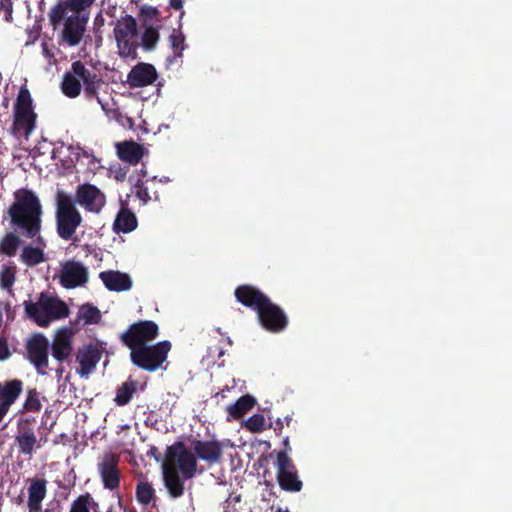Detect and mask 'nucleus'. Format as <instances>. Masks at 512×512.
<instances>
[{"mask_svg":"<svg viewBox=\"0 0 512 512\" xmlns=\"http://www.w3.org/2000/svg\"><path fill=\"white\" fill-rule=\"evenodd\" d=\"M158 336V326L153 321H140L130 326L122 335L123 342L130 348V357L134 365L147 371L161 367L171 349L168 341L149 345Z\"/></svg>","mask_w":512,"mask_h":512,"instance_id":"f257e3e1","label":"nucleus"},{"mask_svg":"<svg viewBox=\"0 0 512 512\" xmlns=\"http://www.w3.org/2000/svg\"><path fill=\"white\" fill-rule=\"evenodd\" d=\"M196 465L194 454L184 444L176 443L167 449L166 459L162 463V474L165 487L173 498L183 494L182 478L193 477Z\"/></svg>","mask_w":512,"mask_h":512,"instance_id":"f03ea898","label":"nucleus"},{"mask_svg":"<svg viewBox=\"0 0 512 512\" xmlns=\"http://www.w3.org/2000/svg\"><path fill=\"white\" fill-rule=\"evenodd\" d=\"M235 296L239 302L257 311L260 323L265 329L279 332L285 328L287 319L284 312L254 287L241 286L236 289Z\"/></svg>","mask_w":512,"mask_h":512,"instance_id":"7ed1b4c3","label":"nucleus"},{"mask_svg":"<svg viewBox=\"0 0 512 512\" xmlns=\"http://www.w3.org/2000/svg\"><path fill=\"white\" fill-rule=\"evenodd\" d=\"M14 225L21 228L27 236L34 237L41 226V205L36 195L28 190L15 193V202L9 208Z\"/></svg>","mask_w":512,"mask_h":512,"instance_id":"20e7f679","label":"nucleus"},{"mask_svg":"<svg viewBox=\"0 0 512 512\" xmlns=\"http://www.w3.org/2000/svg\"><path fill=\"white\" fill-rule=\"evenodd\" d=\"M27 316L40 327H48L52 322L69 315L65 302L56 296L41 293L37 301H25Z\"/></svg>","mask_w":512,"mask_h":512,"instance_id":"39448f33","label":"nucleus"},{"mask_svg":"<svg viewBox=\"0 0 512 512\" xmlns=\"http://www.w3.org/2000/svg\"><path fill=\"white\" fill-rule=\"evenodd\" d=\"M56 224L58 235L69 240L82 222V216L73 199L64 192L57 194Z\"/></svg>","mask_w":512,"mask_h":512,"instance_id":"423d86ee","label":"nucleus"},{"mask_svg":"<svg viewBox=\"0 0 512 512\" xmlns=\"http://www.w3.org/2000/svg\"><path fill=\"white\" fill-rule=\"evenodd\" d=\"M95 0H64L51 9L50 20L54 25L59 23L87 22L88 9Z\"/></svg>","mask_w":512,"mask_h":512,"instance_id":"0eeeda50","label":"nucleus"},{"mask_svg":"<svg viewBox=\"0 0 512 512\" xmlns=\"http://www.w3.org/2000/svg\"><path fill=\"white\" fill-rule=\"evenodd\" d=\"M14 130L23 132L26 138L35 128L36 114L32 108V99L26 88H21L14 107Z\"/></svg>","mask_w":512,"mask_h":512,"instance_id":"6e6552de","label":"nucleus"},{"mask_svg":"<svg viewBox=\"0 0 512 512\" xmlns=\"http://www.w3.org/2000/svg\"><path fill=\"white\" fill-rule=\"evenodd\" d=\"M119 53L123 57L131 56L135 51L137 25L133 17L126 15L117 21L114 28Z\"/></svg>","mask_w":512,"mask_h":512,"instance_id":"1a4fd4ad","label":"nucleus"},{"mask_svg":"<svg viewBox=\"0 0 512 512\" xmlns=\"http://www.w3.org/2000/svg\"><path fill=\"white\" fill-rule=\"evenodd\" d=\"M74 203L79 204L87 212L99 214L106 204L105 194L92 184L78 186Z\"/></svg>","mask_w":512,"mask_h":512,"instance_id":"9d476101","label":"nucleus"},{"mask_svg":"<svg viewBox=\"0 0 512 512\" xmlns=\"http://www.w3.org/2000/svg\"><path fill=\"white\" fill-rule=\"evenodd\" d=\"M276 466L280 486L287 491H300L302 482L298 479L296 468L286 452L278 453Z\"/></svg>","mask_w":512,"mask_h":512,"instance_id":"9b49d317","label":"nucleus"},{"mask_svg":"<svg viewBox=\"0 0 512 512\" xmlns=\"http://www.w3.org/2000/svg\"><path fill=\"white\" fill-rule=\"evenodd\" d=\"M58 277L65 288H75L87 282L88 270L78 261H64L60 263Z\"/></svg>","mask_w":512,"mask_h":512,"instance_id":"f8f14e48","label":"nucleus"},{"mask_svg":"<svg viewBox=\"0 0 512 512\" xmlns=\"http://www.w3.org/2000/svg\"><path fill=\"white\" fill-rule=\"evenodd\" d=\"M49 341L43 334L33 335L27 342L29 360L44 374L48 366Z\"/></svg>","mask_w":512,"mask_h":512,"instance_id":"ddd939ff","label":"nucleus"},{"mask_svg":"<svg viewBox=\"0 0 512 512\" xmlns=\"http://www.w3.org/2000/svg\"><path fill=\"white\" fill-rule=\"evenodd\" d=\"M76 334V329L70 326L59 328L54 335L52 343V354L58 361H63L71 354L72 339Z\"/></svg>","mask_w":512,"mask_h":512,"instance_id":"4468645a","label":"nucleus"},{"mask_svg":"<svg viewBox=\"0 0 512 512\" xmlns=\"http://www.w3.org/2000/svg\"><path fill=\"white\" fill-rule=\"evenodd\" d=\"M70 73L78 82H82L87 95H95L101 81L92 69L86 68L80 61H76L72 64Z\"/></svg>","mask_w":512,"mask_h":512,"instance_id":"2eb2a0df","label":"nucleus"},{"mask_svg":"<svg viewBox=\"0 0 512 512\" xmlns=\"http://www.w3.org/2000/svg\"><path fill=\"white\" fill-rule=\"evenodd\" d=\"M101 359V352L93 346H86L77 352L76 361L79 364L76 371L82 378L87 377Z\"/></svg>","mask_w":512,"mask_h":512,"instance_id":"dca6fc26","label":"nucleus"},{"mask_svg":"<svg viewBox=\"0 0 512 512\" xmlns=\"http://www.w3.org/2000/svg\"><path fill=\"white\" fill-rule=\"evenodd\" d=\"M157 78L154 66L146 63L136 65L128 75V83L133 87H144L152 84Z\"/></svg>","mask_w":512,"mask_h":512,"instance_id":"f3484780","label":"nucleus"},{"mask_svg":"<svg viewBox=\"0 0 512 512\" xmlns=\"http://www.w3.org/2000/svg\"><path fill=\"white\" fill-rule=\"evenodd\" d=\"M22 391V383L18 380L0 384V422L7 414L11 405L15 402Z\"/></svg>","mask_w":512,"mask_h":512,"instance_id":"a211bd4d","label":"nucleus"},{"mask_svg":"<svg viewBox=\"0 0 512 512\" xmlns=\"http://www.w3.org/2000/svg\"><path fill=\"white\" fill-rule=\"evenodd\" d=\"M99 470L106 488L114 489L118 486L117 458L114 455L106 454L99 464Z\"/></svg>","mask_w":512,"mask_h":512,"instance_id":"6ab92c4d","label":"nucleus"},{"mask_svg":"<svg viewBox=\"0 0 512 512\" xmlns=\"http://www.w3.org/2000/svg\"><path fill=\"white\" fill-rule=\"evenodd\" d=\"M100 278L109 290L126 291L132 286V280L129 275L119 271L102 272Z\"/></svg>","mask_w":512,"mask_h":512,"instance_id":"aec40b11","label":"nucleus"},{"mask_svg":"<svg viewBox=\"0 0 512 512\" xmlns=\"http://www.w3.org/2000/svg\"><path fill=\"white\" fill-rule=\"evenodd\" d=\"M118 157L130 164H137L144 153L141 145L133 141H124L116 144Z\"/></svg>","mask_w":512,"mask_h":512,"instance_id":"412c9836","label":"nucleus"},{"mask_svg":"<svg viewBox=\"0 0 512 512\" xmlns=\"http://www.w3.org/2000/svg\"><path fill=\"white\" fill-rule=\"evenodd\" d=\"M194 451L198 457L204 461L216 462L221 456V447L216 442L198 441L194 444Z\"/></svg>","mask_w":512,"mask_h":512,"instance_id":"4be33fe9","label":"nucleus"},{"mask_svg":"<svg viewBox=\"0 0 512 512\" xmlns=\"http://www.w3.org/2000/svg\"><path fill=\"white\" fill-rule=\"evenodd\" d=\"M137 227V219L135 217V215L125 209V208H122L117 216H116V219L114 221V224H113V229L115 232L117 233H129L131 231H133L134 229H136Z\"/></svg>","mask_w":512,"mask_h":512,"instance_id":"5701e85b","label":"nucleus"},{"mask_svg":"<svg viewBox=\"0 0 512 512\" xmlns=\"http://www.w3.org/2000/svg\"><path fill=\"white\" fill-rule=\"evenodd\" d=\"M86 23L87 22L63 23V40L70 46L78 45L83 37Z\"/></svg>","mask_w":512,"mask_h":512,"instance_id":"b1692460","label":"nucleus"},{"mask_svg":"<svg viewBox=\"0 0 512 512\" xmlns=\"http://www.w3.org/2000/svg\"><path fill=\"white\" fill-rule=\"evenodd\" d=\"M46 495L44 482L35 481L29 487L28 507L29 512H40L41 503Z\"/></svg>","mask_w":512,"mask_h":512,"instance_id":"393cba45","label":"nucleus"},{"mask_svg":"<svg viewBox=\"0 0 512 512\" xmlns=\"http://www.w3.org/2000/svg\"><path fill=\"white\" fill-rule=\"evenodd\" d=\"M256 403V400L251 395H244L240 397L234 404L228 405L226 411L229 418H239L250 411Z\"/></svg>","mask_w":512,"mask_h":512,"instance_id":"a878e982","label":"nucleus"},{"mask_svg":"<svg viewBox=\"0 0 512 512\" xmlns=\"http://www.w3.org/2000/svg\"><path fill=\"white\" fill-rule=\"evenodd\" d=\"M98 504L94 498L86 493L77 497L70 506L69 512H96Z\"/></svg>","mask_w":512,"mask_h":512,"instance_id":"bb28decb","label":"nucleus"},{"mask_svg":"<svg viewBox=\"0 0 512 512\" xmlns=\"http://www.w3.org/2000/svg\"><path fill=\"white\" fill-rule=\"evenodd\" d=\"M101 318L99 309L90 304L82 305L77 314V322L83 325L97 323Z\"/></svg>","mask_w":512,"mask_h":512,"instance_id":"cd10ccee","label":"nucleus"},{"mask_svg":"<svg viewBox=\"0 0 512 512\" xmlns=\"http://www.w3.org/2000/svg\"><path fill=\"white\" fill-rule=\"evenodd\" d=\"M82 87V82H78L70 71L65 74L62 82V91L66 96L70 98L77 97L80 94Z\"/></svg>","mask_w":512,"mask_h":512,"instance_id":"c85d7f7f","label":"nucleus"},{"mask_svg":"<svg viewBox=\"0 0 512 512\" xmlns=\"http://www.w3.org/2000/svg\"><path fill=\"white\" fill-rule=\"evenodd\" d=\"M21 258L25 264L34 266L44 261V254L40 248L25 247Z\"/></svg>","mask_w":512,"mask_h":512,"instance_id":"c756f323","label":"nucleus"},{"mask_svg":"<svg viewBox=\"0 0 512 512\" xmlns=\"http://www.w3.org/2000/svg\"><path fill=\"white\" fill-rule=\"evenodd\" d=\"M136 390V384L134 382L124 383L116 393L115 402L118 405H126L132 398Z\"/></svg>","mask_w":512,"mask_h":512,"instance_id":"7c9ffc66","label":"nucleus"},{"mask_svg":"<svg viewBox=\"0 0 512 512\" xmlns=\"http://www.w3.org/2000/svg\"><path fill=\"white\" fill-rule=\"evenodd\" d=\"M244 427L251 432L258 433L270 427V424L263 415L254 414L244 422Z\"/></svg>","mask_w":512,"mask_h":512,"instance_id":"2f4dec72","label":"nucleus"},{"mask_svg":"<svg viewBox=\"0 0 512 512\" xmlns=\"http://www.w3.org/2000/svg\"><path fill=\"white\" fill-rule=\"evenodd\" d=\"M20 244L19 238L9 233L0 242V252L8 256L14 255Z\"/></svg>","mask_w":512,"mask_h":512,"instance_id":"473e14b6","label":"nucleus"},{"mask_svg":"<svg viewBox=\"0 0 512 512\" xmlns=\"http://www.w3.org/2000/svg\"><path fill=\"white\" fill-rule=\"evenodd\" d=\"M19 448L24 454H31L36 444V437L31 431H24L17 437Z\"/></svg>","mask_w":512,"mask_h":512,"instance_id":"72a5a7b5","label":"nucleus"},{"mask_svg":"<svg viewBox=\"0 0 512 512\" xmlns=\"http://www.w3.org/2000/svg\"><path fill=\"white\" fill-rule=\"evenodd\" d=\"M169 43L177 57H181L186 48L185 36L180 30L174 29L169 36Z\"/></svg>","mask_w":512,"mask_h":512,"instance_id":"f704fd0d","label":"nucleus"},{"mask_svg":"<svg viewBox=\"0 0 512 512\" xmlns=\"http://www.w3.org/2000/svg\"><path fill=\"white\" fill-rule=\"evenodd\" d=\"M137 499L142 504H149L154 497V489L147 482H140L136 491Z\"/></svg>","mask_w":512,"mask_h":512,"instance_id":"c9c22d12","label":"nucleus"},{"mask_svg":"<svg viewBox=\"0 0 512 512\" xmlns=\"http://www.w3.org/2000/svg\"><path fill=\"white\" fill-rule=\"evenodd\" d=\"M15 281V269L3 266L0 269V285L3 289H9Z\"/></svg>","mask_w":512,"mask_h":512,"instance_id":"e433bc0d","label":"nucleus"},{"mask_svg":"<svg viewBox=\"0 0 512 512\" xmlns=\"http://www.w3.org/2000/svg\"><path fill=\"white\" fill-rule=\"evenodd\" d=\"M142 40L146 49L154 48L159 40L158 30L154 27H148L143 34Z\"/></svg>","mask_w":512,"mask_h":512,"instance_id":"4c0bfd02","label":"nucleus"},{"mask_svg":"<svg viewBox=\"0 0 512 512\" xmlns=\"http://www.w3.org/2000/svg\"><path fill=\"white\" fill-rule=\"evenodd\" d=\"M41 402L39 398V394L36 391H29L27 395V399L24 403V409L26 411L35 412L40 410Z\"/></svg>","mask_w":512,"mask_h":512,"instance_id":"58836bf2","label":"nucleus"},{"mask_svg":"<svg viewBox=\"0 0 512 512\" xmlns=\"http://www.w3.org/2000/svg\"><path fill=\"white\" fill-rule=\"evenodd\" d=\"M9 352L6 343L0 339V360H4L8 357Z\"/></svg>","mask_w":512,"mask_h":512,"instance_id":"ea45409f","label":"nucleus"},{"mask_svg":"<svg viewBox=\"0 0 512 512\" xmlns=\"http://www.w3.org/2000/svg\"><path fill=\"white\" fill-rule=\"evenodd\" d=\"M97 102L101 106L102 110L106 112L108 116L113 112L110 108L107 102H104L99 96L96 97Z\"/></svg>","mask_w":512,"mask_h":512,"instance_id":"a19ab883","label":"nucleus"},{"mask_svg":"<svg viewBox=\"0 0 512 512\" xmlns=\"http://www.w3.org/2000/svg\"><path fill=\"white\" fill-rule=\"evenodd\" d=\"M170 6L174 9H181L183 2L182 0H170Z\"/></svg>","mask_w":512,"mask_h":512,"instance_id":"79ce46f5","label":"nucleus"},{"mask_svg":"<svg viewBox=\"0 0 512 512\" xmlns=\"http://www.w3.org/2000/svg\"><path fill=\"white\" fill-rule=\"evenodd\" d=\"M83 157H85V158H90V156H89L87 153H84V154H83Z\"/></svg>","mask_w":512,"mask_h":512,"instance_id":"37998d69","label":"nucleus"},{"mask_svg":"<svg viewBox=\"0 0 512 512\" xmlns=\"http://www.w3.org/2000/svg\"><path fill=\"white\" fill-rule=\"evenodd\" d=\"M10 11H8V15L6 16V20H9Z\"/></svg>","mask_w":512,"mask_h":512,"instance_id":"c03bdc74","label":"nucleus"},{"mask_svg":"<svg viewBox=\"0 0 512 512\" xmlns=\"http://www.w3.org/2000/svg\"><path fill=\"white\" fill-rule=\"evenodd\" d=\"M277 512H288V511L279 509Z\"/></svg>","mask_w":512,"mask_h":512,"instance_id":"a18cd8bd","label":"nucleus"}]
</instances>
